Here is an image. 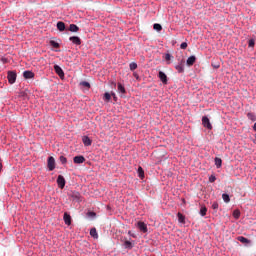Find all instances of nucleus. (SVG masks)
<instances>
[{
	"label": "nucleus",
	"mask_w": 256,
	"mask_h": 256,
	"mask_svg": "<svg viewBox=\"0 0 256 256\" xmlns=\"http://www.w3.org/2000/svg\"><path fill=\"white\" fill-rule=\"evenodd\" d=\"M202 125L203 127H206V129H213V126L211 125V121L207 116L202 117Z\"/></svg>",
	"instance_id": "f257e3e1"
},
{
	"label": "nucleus",
	"mask_w": 256,
	"mask_h": 256,
	"mask_svg": "<svg viewBox=\"0 0 256 256\" xmlns=\"http://www.w3.org/2000/svg\"><path fill=\"white\" fill-rule=\"evenodd\" d=\"M54 71L60 77V79L65 78V72H63V69L60 68L59 65H54Z\"/></svg>",
	"instance_id": "f03ea898"
},
{
	"label": "nucleus",
	"mask_w": 256,
	"mask_h": 256,
	"mask_svg": "<svg viewBox=\"0 0 256 256\" xmlns=\"http://www.w3.org/2000/svg\"><path fill=\"white\" fill-rule=\"evenodd\" d=\"M17 81V74L15 72H8V82L13 85Z\"/></svg>",
	"instance_id": "7ed1b4c3"
},
{
	"label": "nucleus",
	"mask_w": 256,
	"mask_h": 256,
	"mask_svg": "<svg viewBox=\"0 0 256 256\" xmlns=\"http://www.w3.org/2000/svg\"><path fill=\"white\" fill-rule=\"evenodd\" d=\"M47 165H48L49 171H53L55 169V158L53 156H50L48 158Z\"/></svg>",
	"instance_id": "20e7f679"
},
{
	"label": "nucleus",
	"mask_w": 256,
	"mask_h": 256,
	"mask_svg": "<svg viewBox=\"0 0 256 256\" xmlns=\"http://www.w3.org/2000/svg\"><path fill=\"white\" fill-rule=\"evenodd\" d=\"M57 184L58 187L60 189H64L65 188V177H63V175H59L57 178Z\"/></svg>",
	"instance_id": "39448f33"
},
{
	"label": "nucleus",
	"mask_w": 256,
	"mask_h": 256,
	"mask_svg": "<svg viewBox=\"0 0 256 256\" xmlns=\"http://www.w3.org/2000/svg\"><path fill=\"white\" fill-rule=\"evenodd\" d=\"M137 227H138V229L140 230V231H142V233H147V224H145V222H141V221H139L138 223H137Z\"/></svg>",
	"instance_id": "423d86ee"
},
{
	"label": "nucleus",
	"mask_w": 256,
	"mask_h": 256,
	"mask_svg": "<svg viewBox=\"0 0 256 256\" xmlns=\"http://www.w3.org/2000/svg\"><path fill=\"white\" fill-rule=\"evenodd\" d=\"M73 161L76 165H81V163H85V157L84 156H75L73 158Z\"/></svg>",
	"instance_id": "0eeeda50"
},
{
	"label": "nucleus",
	"mask_w": 256,
	"mask_h": 256,
	"mask_svg": "<svg viewBox=\"0 0 256 256\" xmlns=\"http://www.w3.org/2000/svg\"><path fill=\"white\" fill-rule=\"evenodd\" d=\"M158 77L164 85H167V74H165V72L160 71L159 74H158Z\"/></svg>",
	"instance_id": "6e6552de"
},
{
	"label": "nucleus",
	"mask_w": 256,
	"mask_h": 256,
	"mask_svg": "<svg viewBox=\"0 0 256 256\" xmlns=\"http://www.w3.org/2000/svg\"><path fill=\"white\" fill-rule=\"evenodd\" d=\"M82 143H84L85 147H91V144L93 143V141L88 136H83Z\"/></svg>",
	"instance_id": "1a4fd4ad"
},
{
	"label": "nucleus",
	"mask_w": 256,
	"mask_h": 256,
	"mask_svg": "<svg viewBox=\"0 0 256 256\" xmlns=\"http://www.w3.org/2000/svg\"><path fill=\"white\" fill-rule=\"evenodd\" d=\"M195 61H197V57L190 56L186 61V65H188V67H192V65H195Z\"/></svg>",
	"instance_id": "9d476101"
},
{
	"label": "nucleus",
	"mask_w": 256,
	"mask_h": 256,
	"mask_svg": "<svg viewBox=\"0 0 256 256\" xmlns=\"http://www.w3.org/2000/svg\"><path fill=\"white\" fill-rule=\"evenodd\" d=\"M183 63H185V60H181L178 65L175 66V69L178 71V73H183L185 71V68L183 67Z\"/></svg>",
	"instance_id": "9b49d317"
},
{
	"label": "nucleus",
	"mask_w": 256,
	"mask_h": 256,
	"mask_svg": "<svg viewBox=\"0 0 256 256\" xmlns=\"http://www.w3.org/2000/svg\"><path fill=\"white\" fill-rule=\"evenodd\" d=\"M69 41H71L74 45H81V38H79L78 36L70 37Z\"/></svg>",
	"instance_id": "f8f14e48"
},
{
	"label": "nucleus",
	"mask_w": 256,
	"mask_h": 256,
	"mask_svg": "<svg viewBox=\"0 0 256 256\" xmlns=\"http://www.w3.org/2000/svg\"><path fill=\"white\" fill-rule=\"evenodd\" d=\"M23 77L24 79H33V77H35V73H33L32 71H24Z\"/></svg>",
	"instance_id": "ddd939ff"
},
{
	"label": "nucleus",
	"mask_w": 256,
	"mask_h": 256,
	"mask_svg": "<svg viewBox=\"0 0 256 256\" xmlns=\"http://www.w3.org/2000/svg\"><path fill=\"white\" fill-rule=\"evenodd\" d=\"M64 222L66 225H71V215L69 213H64Z\"/></svg>",
	"instance_id": "4468645a"
},
{
	"label": "nucleus",
	"mask_w": 256,
	"mask_h": 256,
	"mask_svg": "<svg viewBox=\"0 0 256 256\" xmlns=\"http://www.w3.org/2000/svg\"><path fill=\"white\" fill-rule=\"evenodd\" d=\"M90 235H91V237H93V239H99V234L97 233V229L96 228H92L90 230Z\"/></svg>",
	"instance_id": "2eb2a0df"
},
{
	"label": "nucleus",
	"mask_w": 256,
	"mask_h": 256,
	"mask_svg": "<svg viewBox=\"0 0 256 256\" xmlns=\"http://www.w3.org/2000/svg\"><path fill=\"white\" fill-rule=\"evenodd\" d=\"M69 31H71L72 33H77V31H79V26L75 24H70Z\"/></svg>",
	"instance_id": "dca6fc26"
},
{
	"label": "nucleus",
	"mask_w": 256,
	"mask_h": 256,
	"mask_svg": "<svg viewBox=\"0 0 256 256\" xmlns=\"http://www.w3.org/2000/svg\"><path fill=\"white\" fill-rule=\"evenodd\" d=\"M214 161L217 169H220L221 165H223V160H221L219 157H216Z\"/></svg>",
	"instance_id": "f3484780"
},
{
	"label": "nucleus",
	"mask_w": 256,
	"mask_h": 256,
	"mask_svg": "<svg viewBox=\"0 0 256 256\" xmlns=\"http://www.w3.org/2000/svg\"><path fill=\"white\" fill-rule=\"evenodd\" d=\"M138 177H140V179H143L145 177V171L141 166L138 167Z\"/></svg>",
	"instance_id": "a211bd4d"
},
{
	"label": "nucleus",
	"mask_w": 256,
	"mask_h": 256,
	"mask_svg": "<svg viewBox=\"0 0 256 256\" xmlns=\"http://www.w3.org/2000/svg\"><path fill=\"white\" fill-rule=\"evenodd\" d=\"M72 199H73L74 201H81V194H80L79 192H74V193L72 194Z\"/></svg>",
	"instance_id": "6ab92c4d"
},
{
	"label": "nucleus",
	"mask_w": 256,
	"mask_h": 256,
	"mask_svg": "<svg viewBox=\"0 0 256 256\" xmlns=\"http://www.w3.org/2000/svg\"><path fill=\"white\" fill-rule=\"evenodd\" d=\"M57 29L58 31H65V22H58L57 23Z\"/></svg>",
	"instance_id": "aec40b11"
},
{
	"label": "nucleus",
	"mask_w": 256,
	"mask_h": 256,
	"mask_svg": "<svg viewBox=\"0 0 256 256\" xmlns=\"http://www.w3.org/2000/svg\"><path fill=\"white\" fill-rule=\"evenodd\" d=\"M118 91L119 93H122V95H125V93H127L125 87L121 83H118Z\"/></svg>",
	"instance_id": "412c9836"
},
{
	"label": "nucleus",
	"mask_w": 256,
	"mask_h": 256,
	"mask_svg": "<svg viewBox=\"0 0 256 256\" xmlns=\"http://www.w3.org/2000/svg\"><path fill=\"white\" fill-rule=\"evenodd\" d=\"M124 247L125 249H133V244L129 240L124 241Z\"/></svg>",
	"instance_id": "4be33fe9"
},
{
	"label": "nucleus",
	"mask_w": 256,
	"mask_h": 256,
	"mask_svg": "<svg viewBox=\"0 0 256 256\" xmlns=\"http://www.w3.org/2000/svg\"><path fill=\"white\" fill-rule=\"evenodd\" d=\"M103 99H104V101H105L106 103H109V102L111 101V95L109 94V92H106V93L104 94Z\"/></svg>",
	"instance_id": "5701e85b"
},
{
	"label": "nucleus",
	"mask_w": 256,
	"mask_h": 256,
	"mask_svg": "<svg viewBox=\"0 0 256 256\" xmlns=\"http://www.w3.org/2000/svg\"><path fill=\"white\" fill-rule=\"evenodd\" d=\"M179 223H185V216L181 213L177 214Z\"/></svg>",
	"instance_id": "b1692460"
},
{
	"label": "nucleus",
	"mask_w": 256,
	"mask_h": 256,
	"mask_svg": "<svg viewBox=\"0 0 256 256\" xmlns=\"http://www.w3.org/2000/svg\"><path fill=\"white\" fill-rule=\"evenodd\" d=\"M240 243H251V241L243 236L238 237Z\"/></svg>",
	"instance_id": "393cba45"
},
{
	"label": "nucleus",
	"mask_w": 256,
	"mask_h": 256,
	"mask_svg": "<svg viewBox=\"0 0 256 256\" xmlns=\"http://www.w3.org/2000/svg\"><path fill=\"white\" fill-rule=\"evenodd\" d=\"M153 29H155V31H162L163 26H161V24L156 23L153 25Z\"/></svg>",
	"instance_id": "a878e982"
},
{
	"label": "nucleus",
	"mask_w": 256,
	"mask_h": 256,
	"mask_svg": "<svg viewBox=\"0 0 256 256\" xmlns=\"http://www.w3.org/2000/svg\"><path fill=\"white\" fill-rule=\"evenodd\" d=\"M80 85H81L82 87H86L87 89H90V88H91V84H90L89 82H87V81H82V82H80Z\"/></svg>",
	"instance_id": "bb28decb"
},
{
	"label": "nucleus",
	"mask_w": 256,
	"mask_h": 256,
	"mask_svg": "<svg viewBox=\"0 0 256 256\" xmlns=\"http://www.w3.org/2000/svg\"><path fill=\"white\" fill-rule=\"evenodd\" d=\"M247 117H248V119H250V121H256V116L252 112L248 113Z\"/></svg>",
	"instance_id": "cd10ccee"
},
{
	"label": "nucleus",
	"mask_w": 256,
	"mask_h": 256,
	"mask_svg": "<svg viewBox=\"0 0 256 256\" xmlns=\"http://www.w3.org/2000/svg\"><path fill=\"white\" fill-rule=\"evenodd\" d=\"M222 199L224 203H229V201H231V198H229L228 194H222Z\"/></svg>",
	"instance_id": "c85d7f7f"
},
{
	"label": "nucleus",
	"mask_w": 256,
	"mask_h": 256,
	"mask_svg": "<svg viewBox=\"0 0 256 256\" xmlns=\"http://www.w3.org/2000/svg\"><path fill=\"white\" fill-rule=\"evenodd\" d=\"M200 215L202 217H205V215H207V207H201L200 209Z\"/></svg>",
	"instance_id": "c756f323"
},
{
	"label": "nucleus",
	"mask_w": 256,
	"mask_h": 256,
	"mask_svg": "<svg viewBox=\"0 0 256 256\" xmlns=\"http://www.w3.org/2000/svg\"><path fill=\"white\" fill-rule=\"evenodd\" d=\"M50 45L54 47V49H59V44L55 40H51Z\"/></svg>",
	"instance_id": "7c9ffc66"
},
{
	"label": "nucleus",
	"mask_w": 256,
	"mask_h": 256,
	"mask_svg": "<svg viewBox=\"0 0 256 256\" xmlns=\"http://www.w3.org/2000/svg\"><path fill=\"white\" fill-rule=\"evenodd\" d=\"M233 217L239 219V217H241V212L239 210H234Z\"/></svg>",
	"instance_id": "2f4dec72"
},
{
	"label": "nucleus",
	"mask_w": 256,
	"mask_h": 256,
	"mask_svg": "<svg viewBox=\"0 0 256 256\" xmlns=\"http://www.w3.org/2000/svg\"><path fill=\"white\" fill-rule=\"evenodd\" d=\"M129 67H130V71H135V69H137V63L131 62Z\"/></svg>",
	"instance_id": "473e14b6"
},
{
	"label": "nucleus",
	"mask_w": 256,
	"mask_h": 256,
	"mask_svg": "<svg viewBox=\"0 0 256 256\" xmlns=\"http://www.w3.org/2000/svg\"><path fill=\"white\" fill-rule=\"evenodd\" d=\"M59 160L62 163V165H65V163H67V158L65 156H60Z\"/></svg>",
	"instance_id": "72a5a7b5"
},
{
	"label": "nucleus",
	"mask_w": 256,
	"mask_h": 256,
	"mask_svg": "<svg viewBox=\"0 0 256 256\" xmlns=\"http://www.w3.org/2000/svg\"><path fill=\"white\" fill-rule=\"evenodd\" d=\"M248 47H255V40L250 39V40L248 41Z\"/></svg>",
	"instance_id": "f704fd0d"
},
{
	"label": "nucleus",
	"mask_w": 256,
	"mask_h": 256,
	"mask_svg": "<svg viewBox=\"0 0 256 256\" xmlns=\"http://www.w3.org/2000/svg\"><path fill=\"white\" fill-rule=\"evenodd\" d=\"M212 209H214V210L219 209V203L213 202L212 203Z\"/></svg>",
	"instance_id": "c9c22d12"
},
{
	"label": "nucleus",
	"mask_w": 256,
	"mask_h": 256,
	"mask_svg": "<svg viewBox=\"0 0 256 256\" xmlns=\"http://www.w3.org/2000/svg\"><path fill=\"white\" fill-rule=\"evenodd\" d=\"M87 217H97V213H95V212H88L87 213Z\"/></svg>",
	"instance_id": "e433bc0d"
},
{
	"label": "nucleus",
	"mask_w": 256,
	"mask_h": 256,
	"mask_svg": "<svg viewBox=\"0 0 256 256\" xmlns=\"http://www.w3.org/2000/svg\"><path fill=\"white\" fill-rule=\"evenodd\" d=\"M180 49H187V42H183V43L180 45Z\"/></svg>",
	"instance_id": "4c0bfd02"
},
{
	"label": "nucleus",
	"mask_w": 256,
	"mask_h": 256,
	"mask_svg": "<svg viewBox=\"0 0 256 256\" xmlns=\"http://www.w3.org/2000/svg\"><path fill=\"white\" fill-rule=\"evenodd\" d=\"M216 179L217 178L215 176H210L209 181L210 183H215Z\"/></svg>",
	"instance_id": "58836bf2"
},
{
	"label": "nucleus",
	"mask_w": 256,
	"mask_h": 256,
	"mask_svg": "<svg viewBox=\"0 0 256 256\" xmlns=\"http://www.w3.org/2000/svg\"><path fill=\"white\" fill-rule=\"evenodd\" d=\"M172 58H173V56H171V54H166V55H165L166 61H169V60L172 59Z\"/></svg>",
	"instance_id": "ea45409f"
},
{
	"label": "nucleus",
	"mask_w": 256,
	"mask_h": 256,
	"mask_svg": "<svg viewBox=\"0 0 256 256\" xmlns=\"http://www.w3.org/2000/svg\"><path fill=\"white\" fill-rule=\"evenodd\" d=\"M111 95H112V97H113L114 101H117V95H115V93H114V92H112V93H111Z\"/></svg>",
	"instance_id": "a19ab883"
},
{
	"label": "nucleus",
	"mask_w": 256,
	"mask_h": 256,
	"mask_svg": "<svg viewBox=\"0 0 256 256\" xmlns=\"http://www.w3.org/2000/svg\"><path fill=\"white\" fill-rule=\"evenodd\" d=\"M1 169H3V164L0 161V171H1Z\"/></svg>",
	"instance_id": "79ce46f5"
},
{
	"label": "nucleus",
	"mask_w": 256,
	"mask_h": 256,
	"mask_svg": "<svg viewBox=\"0 0 256 256\" xmlns=\"http://www.w3.org/2000/svg\"><path fill=\"white\" fill-rule=\"evenodd\" d=\"M128 235H131V237H135V235L131 234V231L128 232Z\"/></svg>",
	"instance_id": "37998d69"
},
{
	"label": "nucleus",
	"mask_w": 256,
	"mask_h": 256,
	"mask_svg": "<svg viewBox=\"0 0 256 256\" xmlns=\"http://www.w3.org/2000/svg\"><path fill=\"white\" fill-rule=\"evenodd\" d=\"M253 129L256 131V123H254Z\"/></svg>",
	"instance_id": "c03bdc74"
}]
</instances>
